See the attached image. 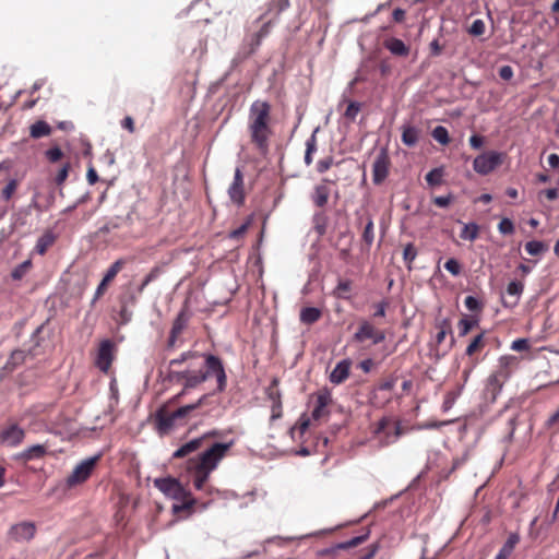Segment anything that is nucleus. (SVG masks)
<instances>
[{"mask_svg": "<svg viewBox=\"0 0 559 559\" xmlns=\"http://www.w3.org/2000/svg\"><path fill=\"white\" fill-rule=\"evenodd\" d=\"M189 358H198L195 354L185 353L180 359H173L169 362V377L181 382L186 388H195L203 383L209 377L216 378L217 391L223 392L227 385V377L221 358L214 355H206L202 364L190 362L183 371H176L173 368Z\"/></svg>", "mask_w": 559, "mask_h": 559, "instance_id": "nucleus-1", "label": "nucleus"}, {"mask_svg": "<svg viewBox=\"0 0 559 559\" xmlns=\"http://www.w3.org/2000/svg\"><path fill=\"white\" fill-rule=\"evenodd\" d=\"M272 106L269 102L257 99L249 108L247 130L250 143L261 154L266 155L274 135L272 127Z\"/></svg>", "mask_w": 559, "mask_h": 559, "instance_id": "nucleus-2", "label": "nucleus"}, {"mask_svg": "<svg viewBox=\"0 0 559 559\" xmlns=\"http://www.w3.org/2000/svg\"><path fill=\"white\" fill-rule=\"evenodd\" d=\"M229 443H214L211 448L188 461V471L192 474L193 487L204 490L211 473L217 467L219 461L231 448Z\"/></svg>", "mask_w": 559, "mask_h": 559, "instance_id": "nucleus-3", "label": "nucleus"}, {"mask_svg": "<svg viewBox=\"0 0 559 559\" xmlns=\"http://www.w3.org/2000/svg\"><path fill=\"white\" fill-rule=\"evenodd\" d=\"M205 400L206 396H203L197 403L181 406L173 412L160 409L155 419L157 430L163 435L168 433L176 427L187 424L192 418L206 415V412H201Z\"/></svg>", "mask_w": 559, "mask_h": 559, "instance_id": "nucleus-4", "label": "nucleus"}, {"mask_svg": "<svg viewBox=\"0 0 559 559\" xmlns=\"http://www.w3.org/2000/svg\"><path fill=\"white\" fill-rule=\"evenodd\" d=\"M516 364V358L513 356L502 357L498 370L491 373L485 385V396L488 401L495 402L500 394L504 383L511 376L512 366Z\"/></svg>", "mask_w": 559, "mask_h": 559, "instance_id": "nucleus-5", "label": "nucleus"}, {"mask_svg": "<svg viewBox=\"0 0 559 559\" xmlns=\"http://www.w3.org/2000/svg\"><path fill=\"white\" fill-rule=\"evenodd\" d=\"M156 485L167 495L173 496L177 503L173 504V512L180 513L182 511H191L197 503L191 492L186 490L181 484L173 478L156 480Z\"/></svg>", "mask_w": 559, "mask_h": 559, "instance_id": "nucleus-6", "label": "nucleus"}, {"mask_svg": "<svg viewBox=\"0 0 559 559\" xmlns=\"http://www.w3.org/2000/svg\"><path fill=\"white\" fill-rule=\"evenodd\" d=\"M372 433L378 439L380 447H388L403 435V430L399 420L384 416L373 425Z\"/></svg>", "mask_w": 559, "mask_h": 559, "instance_id": "nucleus-7", "label": "nucleus"}, {"mask_svg": "<svg viewBox=\"0 0 559 559\" xmlns=\"http://www.w3.org/2000/svg\"><path fill=\"white\" fill-rule=\"evenodd\" d=\"M100 460V454L85 459L80 462L72 473L67 477L66 485L68 488H74L84 484L93 474L97 463Z\"/></svg>", "mask_w": 559, "mask_h": 559, "instance_id": "nucleus-8", "label": "nucleus"}, {"mask_svg": "<svg viewBox=\"0 0 559 559\" xmlns=\"http://www.w3.org/2000/svg\"><path fill=\"white\" fill-rule=\"evenodd\" d=\"M265 14H262L259 19L254 21L253 24H259V28L254 32L247 34L245 37V46L248 48V55L254 53L259 47L261 46L264 38H266L273 26V21H264Z\"/></svg>", "mask_w": 559, "mask_h": 559, "instance_id": "nucleus-9", "label": "nucleus"}, {"mask_svg": "<svg viewBox=\"0 0 559 559\" xmlns=\"http://www.w3.org/2000/svg\"><path fill=\"white\" fill-rule=\"evenodd\" d=\"M502 153L489 151L475 157L473 162L474 170L483 176L490 174L502 164Z\"/></svg>", "mask_w": 559, "mask_h": 559, "instance_id": "nucleus-10", "label": "nucleus"}, {"mask_svg": "<svg viewBox=\"0 0 559 559\" xmlns=\"http://www.w3.org/2000/svg\"><path fill=\"white\" fill-rule=\"evenodd\" d=\"M390 167V156L386 150H381L372 164V181L374 185H381L386 179Z\"/></svg>", "mask_w": 559, "mask_h": 559, "instance_id": "nucleus-11", "label": "nucleus"}, {"mask_svg": "<svg viewBox=\"0 0 559 559\" xmlns=\"http://www.w3.org/2000/svg\"><path fill=\"white\" fill-rule=\"evenodd\" d=\"M114 343L110 340H104L100 342L95 365L103 372L107 373L111 367L114 360Z\"/></svg>", "mask_w": 559, "mask_h": 559, "instance_id": "nucleus-12", "label": "nucleus"}, {"mask_svg": "<svg viewBox=\"0 0 559 559\" xmlns=\"http://www.w3.org/2000/svg\"><path fill=\"white\" fill-rule=\"evenodd\" d=\"M332 403V395L328 389L321 390L316 394V405L312 409L311 417L320 420L329 416L328 407Z\"/></svg>", "mask_w": 559, "mask_h": 559, "instance_id": "nucleus-13", "label": "nucleus"}, {"mask_svg": "<svg viewBox=\"0 0 559 559\" xmlns=\"http://www.w3.org/2000/svg\"><path fill=\"white\" fill-rule=\"evenodd\" d=\"M36 533L33 522H21L12 525L9 530V537L17 543L31 540Z\"/></svg>", "mask_w": 559, "mask_h": 559, "instance_id": "nucleus-14", "label": "nucleus"}, {"mask_svg": "<svg viewBox=\"0 0 559 559\" xmlns=\"http://www.w3.org/2000/svg\"><path fill=\"white\" fill-rule=\"evenodd\" d=\"M25 437V431L16 424H10L0 430V441L10 447L19 445Z\"/></svg>", "mask_w": 559, "mask_h": 559, "instance_id": "nucleus-15", "label": "nucleus"}, {"mask_svg": "<svg viewBox=\"0 0 559 559\" xmlns=\"http://www.w3.org/2000/svg\"><path fill=\"white\" fill-rule=\"evenodd\" d=\"M228 195L236 205H242L245 202L243 175L239 168L235 170L234 180L228 188Z\"/></svg>", "mask_w": 559, "mask_h": 559, "instance_id": "nucleus-16", "label": "nucleus"}, {"mask_svg": "<svg viewBox=\"0 0 559 559\" xmlns=\"http://www.w3.org/2000/svg\"><path fill=\"white\" fill-rule=\"evenodd\" d=\"M350 366L352 362L348 359L337 362L330 374V381L334 384L343 383L349 377Z\"/></svg>", "mask_w": 559, "mask_h": 559, "instance_id": "nucleus-17", "label": "nucleus"}, {"mask_svg": "<svg viewBox=\"0 0 559 559\" xmlns=\"http://www.w3.org/2000/svg\"><path fill=\"white\" fill-rule=\"evenodd\" d=\"M383 46L393 56L407 57L409 55V47L400 38L389 37L383 40Z\"/></svg>", "mask_w": 559, "mask_h": 559, "instance_id": "nucleus-18", "label": "nucleus"}, {"mask_svg": "<svg viewBox=\"0 0 559 559\" xmlns=\"http://www.w3.org/2000/svg\"><path fill=\"white\" fill-rule=\"evenodd\" d=\"M376 329L377 328L370 321L361 320L357 331L352 337V341L356 343H364L367 340H371Z\"/></svg>", "mask_w": 559, "mask_h": 559, "instance_id": "nucleus-19", "label": "nucleus"}, {"mask_svg": "<svg viewBox=\"0 0 559 559\" xmlns=\"http://www.w3.org/2000/svg\"><path fill=\"white\" fill-rule=\"evenodd\" d=\"M206 436H203L201 438L193 439L185 444H182L180 448H178L174 454V459H182L188 456L189 454L198 451L201 447L203 441L205 440Z\"/></svg>", "mask_w": 559, "mask_h": 559, "instance_id": "nucleus-20", "label": "nucleus"}, {"mask_svg": "<svg viewBox=\"0 0 559 559\" xmlns=\"http://www.w3.org/2000/svg\"><path fill=\"white\" fill-rule=\"evenodd\" d=\"M47 448L43 444H35L27 449H25L23 452H21L17 455V459L23 462H28L32 460L41 459L46 455Z\"/></svg>", "mask_w": 559, "mask_h": 559, "instance_id": "nucleus-21", "label": "nucleus"}, {"mask_svg": "<svg viewBox=\"0 0 559 559\" xmlns=\"http://www.w3.org/2000/svg\"><path fill=\"white\" fill-rule=\"evenodd\" d=\"M330 197V189L326 185H318L314 188V192L312 195V201L318 207H323L326 205Z\"/></svg>", "mask_w": 559, "mask_h": 559, "instance_id": "nucleus-22", "label": "nucleus"}, {"mask_svg": "<svg viewBox=\"0 0 559 559\" xmlns=\"http://www.w3.org/2000/svg\"><path fill=\"white\" fill-rule=\"evenodd\" d=\"M353 289V282L350 280H340L337 286L333 290V296L338 299H349Z\"/></svg>", "mask_w": 559, "mask_h": 559, "instance_id": "nucleus-23", "label": "nucleus"}, {"mask_svg": "<svg viewBox=\"0 0 559 559\" xmlns=\"http://www.w3.org/2000/svg\"><path fill=\"white\" fill-rule=\"evenodd\" d=\"M485 333L481 332L472 340V342L466 347L465 353L468 357H473L476 354L480 353L485 348Z\"/></svg>", "mask_w": 559, "mask_h": 559, "instance_id": "nucleus-24", "label": "nucleus"}, {"mask_svg": "<svg viewBox=\"0 0 559 559\" xmlns=\"http://www.w3.org/2000/svg\"><path fill=\"white\" fill-rule=\"evenodd\" d=\"M51 133V127L43 120H38L29 128V135L34 139L48 136Z\"/></svg>", "mask_w": 559, "mask_h": 559, "instance_id": "nucleus-25", "label": "nucleus"}, {"mask_svg": "<svg viewBox=\"0 0 559 559\" xmlns=\"http://www.w3.org/2000/svg\"><path fill=\"white\" fill-rule=\"evenodd\" d=\"M480 227L476 223L463 224L460 238L463 240L474 241L479 237Z\"/></svg>", "mask_w": 559, "mask_h": 559, "instance_id": "nucleus-26", "label": "nucleus"}, {"mask_svg": "<svg viewBox=\"0 0 559 559\" xmlns=\"http://www.w3.org/2000/svg\"><path fill=\"white\" fill-rule=\"evenodd\" d=\"M186 326H187V318L181 312L178 314V317L176 318V320L173 323V328H171L170 336H169L170 344L175 343V341L182 333V331L186 329Z\"/></svg>", "mask_w": 559, "mask_h": 559, "instance_id": "nucleus-27", "label": "nucleus"}, {"mask_svg": "<svg viewBox=\"0 0 559 559\" xmlns=\"http://www.w3.org/2000/svg\"><path fill=\"white\" fill-rule=\"evenodd\" d=\"M56 236L51 231H46L36 242V251L39 254H45L47 250L55 243Z\"/></svg>", "mask_w": 559, "mask_h": 559, "instance_id": "nucleus-28", "label": "nucleus"}, {"mask_svg": "<svg viewBox=\"0 0 559 559\" xmlns=\"http://www.w3.org/2000/svg\"><path fill=\"white\" fill-rule=\"evenodd\" d=\"M478 325V320L474 317L463 316L457 323L459 336H466L472 329Z\"/></svg>", "mask_w": 559, "mask_h": 559, "instance_id": "nucleus-29", "label": "nucleus"}, {"mask_svg": "<svg viewBox=\"0 0 559 559\" xmlns=\"http://www.w3.org/2000/svg\"><path fill=\"white\" fill-rule=\"evenodd\" d=\"M321 318V311L314 307H306L300 311V321L305 324H313Z\"/></svg>", "mask_w": 559, "mask_h": 559, "instance_id": "nucleus-30", "label": "nucleus"}, {"mask_svg": "<svg viewBox=\"0 0 559 559\" xmlns=\"http://www.w3.org/2000/svg\"><path fill=\"white\" fill-rule=\"evenodd\" d=\"M419 131L412 126L403 127L402 142L407 146H414L418 142Z\"/></svg>", "mask_w": 559, "mask_h": 559, "instance_id": "nucleus-31", "label": "nucleus"}, {"mask_svg": "<svg viewBox=\"0 0 559 559\" xmlns=\"http://www.w3.org/2000/svg\"><path fill=\"white\" fill-rule=\"evenodd\" d=\"M128 263L127 259H119L115 263L111 264V266L107 270L106 274L104 275L103 280L105 283H110L115 280L117 274L123 269V266Z\"/></svg>", "mask_w": 559, "mask_h": 559, "instance_id": "nucleus-32", "label": "nucleus"}, {"mask_svg": "<svg viewBox=\"0 0 559 559\" xmlns=\"http://www.w3.org/2000/svg\"><path fill=\"white\" fill-rule=\"evenodd\" d=\"M317 152V136L316 133H312L311 136L306 142V153H305V164L307 166L311 165L313 160V154Z\"/></svg>", "mask_w": 559, "mask_h": 559, "instance_id": "nucleus-33", "label": "nucleus"}, {"mask_svg": "<svg viewBox=\"0 0 559 559\" xmlns=\"http://www.w3.org/2000/svg\"><path fill=\"white\" fill-rule=\"evenodd\" d=\"M361 238H362V241L365 242V245L367 246V248L369 249L374 240V225H373V221L371 217L367 218V223L364 228Z\"/></svg>", "mask_w": 559, "mask_h": 559, "instance_id": "nucleus-34", "label": "nucleus"}, {"mask_svg": "<svg viewBox=\"0 0 559 559\" xmlns=\"http://www.w3.org/2000/svg\"><path fill=\"white\" fill-rule=\"evenodd\" d=\"M443 175H444L443 168H441V167L433 168L426 175L425 179H426L427 183L431 187L440 186L443 181Z\"/></svg>", "mask_w": 559, "mask_h": 559, "instance_id": "nucleus-35", "label": "nucleus"}, {"mask_svg": "<svg viewBox=\"0 0 559 559\" xmlns=\"http://www.w3.org/2000/svg\"><path fill=\"white\" fill-rule=\"evenodd\" d=\"M432 138L442 145H448L451 141L447 128L442 126L436 127L431 132Z\"/></svg>", "mask_w": 559, "mask_h": 559, "instance_id": "nucleus-36", "label": "nucleus"}, {"mask_svg": "<svg viewBox=\"0 0 559 559\" xmlns=\"http://www.w3.org/2000/svg\"><path fill=\"white\" fill-rule=\"evenodd\" d=\"M277 385H278V380L273 379L272 383L266 389L267 399L272 403H282V394H281V391L277 389Z\"/></svg>", "mask_w": 559, "mask_h": 559, "instance_id": "nucleus-37", "label": "nucleus"}, {"mask_svg": "<svg viewBox=\"0 0 559 559\" xmlns=\"http://www.w3.org/2000/svg\"><path fill=\"white\" fill-rule=\"evenodd\" d=\"M289 7V0H271L269 2L267 12H274L275 15H280Z\"/></svg>", "mask_w": 559, "mask_h": 559, "instance_id": "nucleus-38", "label": "nucleus"}, {"mask_svg": "<svg viewBox=\"0 0 559 559\" xmlns=\"http://www.w3.org/2000/svg\"><path fill=\"white\" fill-rule=\"evenodd\" d=\"M525 250L531 255H539L542 252L546 250V246L542 241L532 240L526 242Z\"/></svg>", "mask_w": 559, "mask_h": 559, "instance_id": "nucleus-39", "label": "nucleus"}, {"mask_svg": "<svg viewBox=\"0 0 559 559\" xmlns=\"http://www.w3.org/2000/svg\"><path fill=\"white\" fill-rule=\"evenodd\" d=\"M17 187H19L17 180L11 179L1 191L2 200L9 201L13 197V194L16 192Z\"/></svg>", "mask_w": 559, "mask_h": 559, "instance_id": "nucleus-40", "label": "nucleus"}, {"mask_svg": "<svg viewBox=\"0 0 559 559\" xmlns=\"http://www.w3.org/2000/svg\"><path fill=\"white\" fill-rule=\"evenodd\" d=\"M451 332L452 331H451L450 321L448 319L442 320L439 324V331L436 335L437 344H441L444 341L447 334L451 333Z\"/></svg>", "mask_w": 559, "mask_h": 559, "instance_id": "nucleus-41", "label": "nucleus"}, {"mask_svg": "<svg viewBox=\"0 0 559 559\" xmlns=\"http://www.w3.org/2000/svg\"><path fill=\"white\" fill-rule=\"evenodd\" d=\"M417 257V250L413 243H407L403 249V259L407 264L408 269H411V264Z\"/></svg>", "mask_w": 559, "mask_h": 559, "instance_id": "nucleus-42", "label": "nucleus"}, {"mask_svg": "<svg viewBox=\"0 0 559 559\" xmlns=\"http://www.w3.org/2000/svg\"><path fill=\"white\" fill-rule=\"evenodd\" d=\"M360 104L357 102H349L344 112V117L350 121H354L360 111Z\"/></svg>", "mask_w": 559, "mask_h": 559, "instance_id": "nucleus-43", "label": "nucleus"}, {"mask_svg": "<svg viewBox=\"0 0 559 559\" xmlns=\"http://www.w3.org/2000/svg\"><path fill=\"white\" fill-rule=\"evenodd\" d=\"M129 503H130V497L127 496V495L121 493L119 496V501H118L119 510L116 513V518L118 520H123L124 519V516H126V508L129 506Z\"/></svg>", "mask_w": 559, "mask_h": 559, "instance_id": "nucleus-44", "label": "nucleus"}, {"mask_svg": "<svg viewBox=\"0 0 559 559\" xmlns=\"http://www.w3.org/2000/svg\"><path fill=\"white\" fill-rule=\"evenodd\" d=\"M367 538H368V534L356 536V537L350 538L347 542L340 544L338 547L341 549L354 548V547H357L358 545L362 544Z\"/></svg>", "mask_w": 559, "mask_h": 559, "instance_id": "nucleus-45", "label": "nucleus"}, {"mask_svg": "<svg viewBox=\"0 0 559 559\" xmlns=\"http://www.w3.org/2000/svg\"><path fill=\"white\" fill-rule=\"evenodd\" d=\"M486 31L485 22L480 19L475 20L468 28V33L473 36H481Z\"/></svg>", "mask_w": 559, "mask_h": 559, "instance_id": "nucleus-46", "label": "nucleus"}, {"mask_svg": "<svg viewBox=\"0 0 559 559\" xmlns=\"http://www.w3.org/2000/svg\"><path fill=\"white\" fill-rule=\"evenodd\" d=\"M498 230L503 235H512L514 233V224L510 218H502L498 224Z\"/></svg>", "mask_w": 559, "mask_h": 559, "instance_id": "nucleus-47", "label": "nucleus"}, {"mask_svg": "<svg viewBox=\"0 0 559 559\" xmlns=\"http://www.w3.org/2000/svg\"><path fill=\"white\" fill-rule=\"evenodd\" d=\"M32 263L31 261H25L23 263H21L20 265H17L11 273V276L13 280H21L25 273L27 272V270L31 267Z\"/></svg>", "mask_w": 559, "mask_h": 559, "instance_id": "nucleus-48", "label": "nucleus"}, {"mask_svg": "<svg viewBox=\"0 0 559 559\" xmlns=\"http://www.w3.org/2000/svg\"><path fill=\"white\" fill-rule=\"evenodd\" d=\"M465 307L472 311V312H479L481 311V304L479 300L474 296H467L464 300Z\"/></svg>", "mask_w": 559, "mask_h": 559, "instance_id": "nucleus-49", "label": "nucleus"}, {"mask_svg": "<svg viewBox=\"0 0 559 559\" xmlns=\"http://www.w3.org/2000/svg\"><path fill=\"white\" fill-rule=\"evenodd\" d=\"M543 198L548 201H555L559 198V190L557 188L546 189L538 192V200L542 202Z\"/></svg>", "mask_w": 559, "mask_h": 559, "instance_id": "nucleus-50", "label": "nucleus"}, {"mask_svg": "<svg viewBox=\"0 0 559 559\" xmlns=\"http://www.w3.org/2000/svg\"><path fill=\"white\" fill-rule=\"evenodd\" d=\"M444 269L454 276H457L461 273V265L459 261L454 258L449 259L444 263Z\"/></svg>", "mask_w": 559, "mask_h": 559, "instance_id": "nucleus-51", "label": "nucleus"}, {"mask_svg": "<svg viewBox=\"0 0 559 559\" xmlns=\"http://www.w3.org/2000/svg\"><path fill=\"white\" fill-rule=\"evenodd\" d=\"M523 292V284L521 282L512 281L507 286V293L511 296L519 298Z\"/></svg>", "mask_w": 559, "mask_h": 559, "instance_id": "nucleus-52", "label": "nucleus"}, {"mask_svg": "<svg viewBox=\"0 0 559 559\" xmlns=\"http://www.w3.org/2000/svg\"><path fill=\"white\" fill-rule=\"evenodd\" d=\"M46 157L51 163H57L63 157V153L59 147H51L46 152Z\"/></svg>", "mask_w": 559, "mask_h": 559, "instance_id": "nucleus-53", "label": "nucleus"}, {"mask_svg": "<svg viewBox=\"0 0 559 559\" xmlns=\"http://www.w3.org/2000/svg\"><path fill=\"white\" fill-rule=\"evenodd\" d=\"M396 383V378L395 377H389L386 379H383L382 381L379 382L378 384V390L380 391H392L394 385Z\"/></svg>", "mask_w": 559, "mask_h": 559, "instance_id": "nucleus-54", "label": "nucleus"}, {"mask_svg": "<svg viewBox=\"0 0 559 559\" xmlns=\"http://www.w3.org/2000/svg\"><path fill=\"white\" fill-rule=\"evenodd\" d=\"M250 225V221H247L246 223L241 224L238 228L230 231L229 237L231 239H239L243 237V235L247 233Z\"/></svg>", "mask_w": 559, "mask_h": 559, "instance_id": "nucleus-55", "label": "nucleus"}, {"mask_svg": "<svg viewBox=\"0 0 559 559\" xmlns=\"http://www.w3.org/2000/svg\"><path fill=\"white\" fill-rule=\"evenodd\" d=\"M452 201V194L436 197L432 200L433 204L437 205L438 207H447L448 205H450Z\"/></svg>", "mask_w": 559, "mask_h": 559, "instance_id": "nucleus-56", "label": "nucleus"}, {"mask_svg": "<svg viewBox=\"0 0 559 559\" xmlns=\"http://www.w3.org/2000/svg\"><path fill=\"white\" fill-rule=\"evenodd\" d=\"M332 164H333V157H331V156L320 159L317 164V170L320 174H323L331 168Z\"/></svg>", "mask_w": 559, "mask_h": 559, "instance_id": "nucleus-57", "label": "nucleus"}, {"mask_svg": "<svg viewBox=\"0 0 559 559\" xmlns=\"http://www.w3.org/2000/svg\"><path fill=\"white\" fill-rule=\"evenodd\" d=\"M511 348L516 352H523L530 348V344L526 338H518L512 342Z\"/></svg>", "mask_w": 559, "mask_h": 559, "instance_id": "nucleus-58", "label": "nucleus"}, {"mask_svg": "<svg viewBox=\"0 0 559 559\" xmlns=\"http://www.w3.org/2000/svg\"><path fill=\"white\" fill-rule=\"evenodd\" d=\"M69 168H70L69 164H64L60 168V170L58 171V174L56 176V183L57 185H62L67 180L68 175H69Z\"/></svg>", "mask_w": 559, "mask_h": 559, "instance_id": "nucleus-59", "label": "nucleus"}, {"mask_svg": "<svg viewBox=\"0 0 559 559\" xmlns=\"http://www.w3.org/2000/svg\"><path fill=\"white\" fill-rule=\"evenodd\" d=\"M283 416V405L282 403H272L271 405V420H276L282 418Z\"/></svg>", "mask_w": 559, "mask_h": 559, "instance_id": "nucleus-60", "label": "nucleus"}, {"mask_svg": "<svg viewBox=\"0 0 559 559\" xmlns=\"http://www.w3.org/2000/svg\"><path fill=\"white\" fill-rule=\"evenodd\" d=\"M430 56L438 57L442 53L443 45L439 43L438 39H435L429 45Z\"/></svg>", "mask_w": 559, "mask_h": 559, "instance_id": "nucleus-61", "label": "nucleus"}, {"mask_svg": "<svg viewBox=\"0 0 559 559\" xmlns=\"http://www.w3.org/2000/svg\"><path fill=\"white\" fill-rule=\"evenodd\" d=\"M379 548H380L379 543L371 544L367 548V552L364 556H361L360 558H358V559H373V557L378 552Z\"/></svg>", "mask_w": 559, "mask_h": 559, "instance_id": "nucleus-62", "label": "nucleus"}, {"mask_svg": "<svg viewBox=\"0 0 559 559\" xmlns=\"http://www.w3.org/2000/svg\"><path fill=\"white\" fill-rule=\"evenodd\" d=\"M499 76L504 80L509 81L513 78V69L510 66H503L499 69Z\"/></svg>", "mask_w": 559, "mask_h": 559, "instance_id": "nucleus-63", "label": "nucleus"}, {"mask_svg": "<svg viewBox=\"0 0 559 559\" xmlns=\"http://www.w3.org/2000/svg\"><path fill=\"white\" fill-rule=\"evenodd\" d=\"M485 143V139L481 135L474 134L469 138V144L473 148L478 150Z\"/></svg>", "mask_w": 559, "mask_h": 559, "instance_id": "nucleus-64", "label": "nucleus"}]
</instances>
